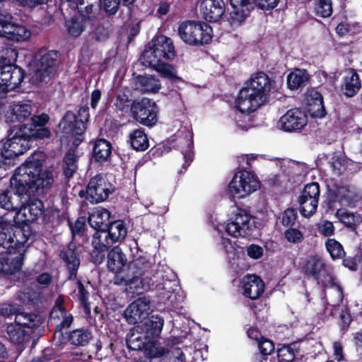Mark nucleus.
<instances>
[{"label":"nucleus","mask_w":362,"mask_h":362,"mask_svg":"<svg viewBox=\"0 0 362 362\" xmlns=\"http://www.w3.org/2000/svg\"><path fill=\"white\" fill-rule=\"evenodd\" d=\"M43 161V153L35 152L18 168L11 179L15 192L6 190L0 193V207L18 212L30 196L42 194L52 187L53 172L49 169L42 170Z\"/></svg>","instance_id":"obj_1"},{"label":"nucleus","mask_w":362,"mask_h":362,"mask_svg":"<svg viewBox=\"0 0 362 362\" xmlns=\"http://www.w3.org/2000/svg\"><path fill=\"white\" fill-rule=\"evenodd\" d=\"M48 120L49 116L46 114L34 117L29 127L21 126L12 136L4 141L0 149V168L6 169L13 158L24 153L29 148V140L49 137L50 131L45 127Z\"/></svg>","instance_id":"obj_2"},{"label":"nucleus","mask_w":362,"mask_h":362,"mask_svg":"<svg viewBox=\"0 0 362 362\" xmlns=\"http://www.w3.org/2000/svg\"><path fill=\"white\" fill-rule=\"evenodd\" d=\"M175 57V47L170 38L161 35L152 41L144 51L141 60L146 66L152 67L162 76L178 81L175 68L165 62Z\"/></svg>","instance_id":"obj_3"},{"label":"nucleus","mask_w":362,"mask_h":362,"mask_svg":"<svg viewBox=\"0 0 362 362\" xmlns=\"http://www.w3.org/2000/svg\"><path fill=\"white\" fill-rule=\"evenodd\" d=\"M163 319L158 315H152L131 329L127 339L128 347L132 350H142L148 340L156 339L161 333Z\"/></svg>","instance_id":"obj_4"},{"label":"nucleus","mask_w":362,"mask_h":362,"mask_svg":"<svg viewBox=\"0 0 362 362\" xmlns=\"http://www.w3.org/2000/svg\"><path fill=\"white\" fill-rule=\"evenodd\" d=\"M178 34L183 42L191 45L209 43L212 38V28L205 23L187 21L178 28Z\"/></svg>","instance_id":"obj_5"},{"label":"nucleus","mask_w":362,"mask_h":362,"mask_svg":"<svg viewBox=\"0 0 362 362\" xmlns=\"http://www.w3.org/2000/svg\"><path fill=\"white\" fill-rule=\"evenodd\" d=\"M57 58L55 51H41L33 65L32 82L37 85L49 82L56 73Z\"/></svg>","instance_id":"obj_6"},{"label":"nucleus","mask_w":362,"mask_h":362,"mask_svg":"<svg viewBox=\"0 0 362 362\" xmlns=\"http://www.w3.org/2000/svg\"><path fill=\"white\" fill-rule=\"evenodd\" d=\"M260 187L257 177L251 172L236 173L228 185L229 193L235 198H243L257 191Z\"/></svg>","instance_id":"obj_7"},{"label":"nucleus","mask_w":362,"mask_h":362,"mask_svg":"<svg viewBox=\"0 0 362 362\" xmlns=\"http://www.w3.org/2000/svg\"><path fill=\"white\" fill-rule=\"evenodd\" d=\"M30 236L28 229L6 224L0 230V246L11 252H24L23 245Z\"/></svg>","instance_id":"obj_8"},{"label":"nucleus","mask_w":362,"mask_h":362,"mask_svg":"<svg viewBox=\"0 0 362 362\" xmlns=\"http://www.w3.org/2000/svg\"><path fill=\"white\" fill-rule=\"evenodd\" d=\"M89 119L87 107L79 109L78 116L72 112H66L63 117L59 127L66 134L76 137V141L81 142V138L86 130V123Z\"/></svg>","instance_id":"obj_9"},{"label":"nucleus","mask_w":362,"mask_h":362,"mask_svg":"<svg viewBox=\"0 0 362 362\" xmlns=\"http://www.w3.org/2000/svg\"><path fill=\"white\" fill-rule=\"evenodd\" d=\"M32 107L27 103L13 104L8 108L5 117L7 123L13 125L16 130L19 129L21 126L24 124L30 126L33 123V118L38 116L32 117Z\"/></svg>","instance_id":"obj_10"},{"label":"nucleus","mask_w":362,"mask_h":362,"mask_svg":"<svg viewBox=\"0 0 362 362\" xmlns=\"http://www.w3.org/2000/svg\"><path fill=\"white\" fill-rule=\"evenodd\" d=\"M320 193V185L317 182H311L304 187L299 197L300 213L303 216L310 217L315 213Z\"/></svg>","instance_id":"obj_11"},{"label":"nucleus","mask_w":362,"mask_h":362,"mask_svg":"<svg viewBox=\"0 0 362 362\" xmlns=\"http://www.w3.org/2000/svg\"><path fill=\"white\" fill-rule=\"evenodd\" d=\"M252 228L251 216L244 209H238L226 226V232L235 238L250 235Z\"/></svg>","instance_id":"obj_12"},{"label":"nucleus","mask_w":362,"mask_h":362,"mask_svg":"<svg viewBox=\"0 0 362 362\" xmlns=\"http://www.w3.org/2000/svg\"><path fill=\"white\" fill-rule=\"evenodd\" d=\"M114 190L112 185L103 175H97L90 179L87 189V199L93 203L105 200Z\"/></svg>","instance_id":"obj_13"},{"label":"nucleus","mask_w":362,"mask_h":362,"mask_svg":"<svg viewBox=\"0 0 362 362\" xmlns=\"http://www.w3.org/2000/svg\"><path fill=\"white\" fill-rule=\"evenodd\" d=\"M131 111L134 118L144 125L152 126L157 122V106L149 99L134 103Z\"/></svg>","instance_id":"obj_14"},{"label":"nucleus","mask_w":362,"mask_h":362,"mask_svg":"<svg viewBox=\"0 0 362 362\" xmlns=\"http://www.w3.org/2000/svg\"><path fill=\"white\" fill-rule=\"evenodd\" d=\"M23 79V73L21 68L15 64L0 65V93L13 90Z\"/></svg>","instance_id":"obj_15"},{"label":"nucleus","mask_w":362,"mask_h":362,"mask_svg":"<svg viewBox=\"0 0 362 362\" xmlns=\"http://www.w3.org/2000/svg\"><path fill=\"white\" fill-rule=\"evenodd\" d=\"M266 100V96H261L252 90L244 87L235 100V106L243 113H250L263 105Z\"/></svg>","instance_id":"obj_16"},{"label":"nucleus","mask_w":362,"mask_h":362,"mask_svg":"<svg viewBox=\"0 0 362 362\" xmlns=\"http://www.w3.org/2000/svg\"><path fill=\"white\" fill-rule=\"evenodd\" d=\"M151 301L146 297L139 298L126 308L124 313V318L130 325H134L140 322L144 323V320H146V317L150 313Z\"/></svg>","instance_id":"obj_17"},{"label":"nucleus","mask_w":362,"mask_h":362,"mask_svg":"<svg viewBox=\"0 0 362 362\" xmlns=\"http://www.w3.org/2000/svg\"><path fill=\"white\" fill-rule=\"evenodd\" d=\"M308 123L306 115L298 109L288 110L278 122V127L285 132L302 129Z\"/></svg>","instance_id":"obj_18"},{"label":"nucleus","mask_w":362,"mask_h":362,"mask_svg":"<svg viewBox=\"0 0 362 362\" xmlns=\"http://www.w3.org/2000/svg\"><path fill=\"white\" fill-rule=\"evenodd\" d=\"M303 270L305 274L324 283L329 276V271L322 258L317 255L308 256L304 261Z\"/></svg>","instance_id":"obj_19"},{"label":"nucleus","mask_w":362,"mask_h":362,"mask_svg":"<svg viewBox=\"0 0 362 362\" xmlns=\"http://www.w3.org/2000/svg\"><path fill=\"white\" fill-rule=\"evenodd\" d=\"M23 254L20 250L0 253V273L11 274L21 269Z\"/></svg>","instance_id":"obj_20"},{"label":"nucleus","mask_w":362,"mask_h":362,"mask_svg":"<svg viewBox=\"0 0 362 362\" xmlns=\"http://www.w3.org/2000/svg\"><path fill=\"white\" fill-rule=\"evenodd\" d=\"M233 10L229 21L233 25H240L248 16L253 8L254 0H230Z\"/></svg>","instance_id":"obj_21"},{"label":"nucleus","mask_w":362,"mask_h":362,"mask_svg":"<svg viewBox=\"0 0 362 362\" xmlns=\"http://www.w3.org/2000/svg\"><path fill=\"white\" fill-rule=\"evenodd\" d=\"M199 9L206 21L215 22L224 13V2L223 0H202Z\"/></svg>","instance_id":"obj_22"},{"label":"nucleus","mask_w":362,"mask_h":362,"mask_svg":"<svg viewBox=\"0 0 362 362\" xmlns=\"http://www.w3.org/2000/svg\"><path fill=\"white\" fill-rule=\"evenodd\" d=\"M50 320L57 325V330L54 333V339L62 336V329L69 327L73 321L71 315L68 314L66 310L59 304H57L50 313Z\"/></svg>","instance_id":"obj_23"},{"label":"nucleus","mask_w":362,"mask_h":362,"mask_svg":"<svg viewBox=\"0 0 362 362\" xmlns=\"http://www.w3.org/2000/svg\"><path fill=\"white\" fill-rule=\"evenodd\" d=\"M264 291L263 281L256 275H247L243 279V294L250 299L255 300L261 296Z\"/></svg>","instance_id":"obj_24"},{"label":"nucleus","mask_w":362,"mask_h":362,"mask_svg":"<svg viewBox=\"0 0 362 362\" xmlns=\"http://www.w3.org/2000/svg\"><path fill=\"white\" fill-rule=\"evenodd\" d=\"M245 87L252 90L253 92L259 94L261 96H266L267 93L271 90L272 83L266 74L259 72L251 76Z\"/></svg>","instance_id":"obj_25"},{"label":"nucleus","mask_w":362,"mask_h":362,"mask_svg":"<svg viewBox=\"0 0 362 362\" xmlns=\"http://www.w3.org/2000/svg\"><path fill=\"white\" fill-rule=\"evenodd\" d=\"M60 256L66 263L67 269L69 271V279H75L76 278L77 270L80 266L78 252L76 251L75 247L70 245L66 250L61 252Z\"/></svg>","instance_id":"obj_26"},{"label":"nucleus","mask_w":362,"mask_h":362,"mask_svg":"<svg viewBox=\"0 0 362 362\" xmlns=\"http://www.w3.org/2000/svg\"><path fill=\"white\" fill-rule=\"evenodd\" d=\"M127 262L126 255L122 249L114 247L107 255V268L113 273L117 274L122 271Z\"/></svg>","instance_id":"obj_27"},{"label":"nucleus","mask_w":362,"mask_h":362,"mask_svg":"<svg viewBox=\"0 0 362 362\" xmlns=\"http://www.w3.org/2000/svg\"><path fill=\"white\" fill-rule=\"evenodd\" d=\"M308 111L313 117H323L325 109L321 94L317 91H310L307 95Z\"/></svg>","instance_id":"obj_28"},{"label":"nucleus","mask_w":362,"mask_h":362,"mask_svg":"<svg viewBox=\"0 0 362 362\" xmlns=\"http://www.w3.org/2000/svg\"><path fill=\"white\" fill-rule=\"evenodd\" d=\"M43 208V203L40 200H35L34 202L25 206V204L18 209L17 215H23L25 218L23 221L31 222L37 219V218L42 214Z\"/></svg>","instance_id":"obj_29"},{"label":"nucleus","mask_w":362,"mask_h":362,"mask_svg":"<svg viewBox=\"0 0 362 362\" xmlns=\"http://www.w3.org/2000/svg\"><path fill=\"white\" fill-rule=\"evenodd\" d=\"M344 84L345 87L344 93L348 97H353L361 88L358 75L353 69L345 71Z\"/></svg>","instance_id":"obj_30"},{"label":"nucleus","mask_w":362,"mask_h":362,"mask_svg":"<svg viewBox=\"0 0 362 362\" xmlns=\"http://www.w3.org/2000/svg\"><path fill=\"white\" fill-rule=\"evenodd\" d=\"M3 32L5 33V37L16 42L25 41L28 40L31 35L30 31L25 26L9 23H8L5 30Z\"/></svg>","instance_id":"obj_31"},{"label":"nucleus","mask_w":362,"mask_h":362,"mask_svg":"<svg viewBox=\"0 0 362 362\" xmlns=\"http://www.w3.org/2000/svg\"><path fill=\"white\" fill-rule=\"evenodd\" d=\"M110 216V212L101 207H97L90 214L88 222L90 226L95 230H104L103 226L107 225Z\"/></svg>","instance_id":"obj_32"},{"label":"nucleus","mask_w":362,"mask_h":362,"mask_svg":"<svg viewBox=\"0 0 362 362\" xmlns=\"http://www.w3.org/2000/svg\"><path fill=\"white\" fill-rule=\"evenodd\" d=\"M77 8L87 18L95 17L100 11V0H78Z\"/></svg>","instance_id":"obj_33"},{"label":"nucleus","mask_w":362,"mask_h":362,"mask_svg":"<svg viewBox=\"0 0 362 362\" xmlns=\"http://www.w3.org/2000/svg\"><path fill=\"white\" fill-rule=\"evenodd\" d=\"M15 322L18 326L28 328L39 327L42 323L40 316L19 310L16 315Z\"/></svg>","instance_id":"obj_34"},{"label":"nucleus","mask_w":362,"mask_h":362,"mask_svg":"<svg viewBox=\"0 0 362 362\" xmlns=\"http://www.w3.org/2000/svg\"><path fill=\"white\" fill-rule=\"evenodd\" d=\"M113 243H115L114 241L111 239L105 230L95 232L92 240V245L98 252L107 250Z\"/></svg>","instance_id":"obj_35"},{"label":"nucleus","mask_w":362,"mask_h":362,"mask_svg":"<svg viewBox=\"0 0 362 362\" xmlns=\"http://www.w3.org/2000/svg\"><path fill=\"white\" fill-rule=\"evenodd\" d=\"M136 86L141 91L147 93H156L161 87L159 81L152 76H138Z\"/></svg>","instance_id":"obj_36"},{"label":"nucleus","mask_w":362,"mask_h":362,"mask_svg":"<svg viewBox=\"0 0 362 362\" xmlns=\"http://www.w3.org/2000/svg\"><path fill=\"white\" fill-rule=\"evenodd\" d=\"M309 76L305 70L296 69L287 76L288 87L291 90H296L304 86L308 81Z\"/></svg>","instance_id":"obj_37"},{"label":"nucleus","mask_w":362,"mask_h":362,"mask_svg":"<svg viewBox=\"0 0 362 362\" xmlns=\"http://www.w3.org/2000/svg\"><path fill=\"white\" fill-rule=\"evenodd\" d=\"M129 141L133 148L143 151L149 146L146 134L141 129H136L129 134Z\"/></svg>","instance_id":"obj_38"},{"label":"nucleus","mask_w":362,"mask_h":362,"mask_svg":"<svg viewBox=\"0 0 362 362\" xmlns=\"http://www.w3.org/2000/svg\"><path fill=\"white\" fill-rule=\"evenodd\" d=\"M111 154V146L105 139H98L93 147V156L97 161L106 160Z\"/></svg>","instance_id":"obj_39"},{"label":"nucleus","mask_w":362,"mask_h":362,"mask_svg":"<svg viewBox=\"0 0 362 362\" xmlns=\"http://www.w3.org/2000/svg\"><path fill=\"white\" fill-rule=\"evenodd\" d=\"M92 338L91 332L87 329H77L69 335V341L75 346H86Z\"/></svg>","instance_id":"obj_40"},{"label":"nucleus","mask_w":362,"mask_h":362,"mask_svg":"<svg viewBox=\"0 0 362 362\" xmlns=\"http://www.w3.org/2000/svg\"><path fill=\"white\" fill-rule=\"evenodd\" d=\"M106 231L114 243L124 239L127 233V229L124 222L120 220L112 223Z\"/></svg>","instance_id":"obj_41"},{"label":"nucleus","mask_w":362,"mask_h":362,"mask_svg":"<svg viewBox=\"0 0 362 362\" xmlns=\"http://www.w3.org/2000/svg\"><path fill=\"white\" fill-rule=\"evenodd\" d=\"M6 330L9 339L14 344H22L29 338L23 327L16 324L9 325Z\"/></svg>","instance_id":"obj_42"},{"label":"nucleus","mask_w":362,"mask_h":362,"mask_svg":"<svg viewBox=\"0 0 362 362\" xmlns=\"http://www.w3.org/2000/svg\"><path fill=\"white\" fill-rule=\"evenodd\" d=\"M77 156L75 151H69L64 159V171L66 177H72L77 169Z\"/></svg>","instance_id":"obj_43"},{"label":"nucleus","mask_w":362,"mask_h":362,"mask_svg":"<svg viewBox=\"0 0 362 362\" xmlns=\"http://www.w3.org/2000/svg\"><path fill=\"white\" fill-rule=\"evenodd\" d=\"M156 339L148 340L146 343V346H144L143 349L144 354L148 358H159L163 356L165 354V349L158 344Z\"/></svg>","instance_id":"obj_44"},{"label":"nucleus","mask_w":362,"mask_h":362,"mask_svg":"<svg viewBox=\"0 0 362 362\" xmlns=\"http://www.w3.org/2000/svg\"><path fill=\"white\" fill-rule=\"evenodd\" d=\"M126 284L129 286V290H132L133 293H141L150 288L148 283L144 281L139 276H134L132 279L126 280Z\"/></svg>","instance_id":"obj_45"},{"label":"nucleus","mask_w":362,"mask_h":362,"mask_svg":"<svg viewBox=\"0 0 362 362\" xmlns=\"http://www.w3.org/2000/svg\"><path fill=\"white\" fill-rule=\"evenodd\" d=\"M316 15L322 18H327L332 13L331 0H317L315 6Z\"/></svg>","instance_id":"obj_46"},{"label":"nucleus","mask_w":362,"mask_h":362,"mask_svg":"<svg viewBox=\"0 0 362 362\" xmlns=\"http://www.w3.org/2000/svg\"><path fill=\"white\" fill-rule=\"evenodd\" d=\"M325 246L333 259L341 258L344 255L341 245L334 239H328L326 241Z\"/></svg>","instance_id":"obj_47"},{"label":"nucleus","mask_w":362,"mask_h":362,"mask_svg":"<svg viewBox=\"0 0 362 362\" xmlns=\"http://www.w3.org/2000/svg\"><path fill=\"white\" fill-rule=\"evenodd\" d=\"M18 57L15 49L6 48L0 51V63L4 64H14Z\"/></svg>","instance_id":"obj_48"},{"label":"nucleus","mask_w":362,"mask_h":362,"mask_svg":"<svg viewBox=\"0 0 362 362\" xmlns=\"http://www.w3.org/2000/svg\"><path fill=\"white\" fill-rule=\"evenodd\" d=\"M174 286H176L175 282L171 281H166L163 284L157 286V289L160 291V293L163 296V298L166 297V299L171 303L173 302L172 297Z\"/></svg>","instance_id":"obj_49"},{"label":"nucleus","mask_w":362,"mask_h":362,"mask_svg":"<svg viewBox=\"0 0 362 362\" xmlns=\"http://www.w3.org/2000/svg\"><path fill=\"white\" fill-rule=\"evenodd\" d=\"M317 230L320 235L327 237L334 234L335 228L332 222L327 220H321L317 224Z\"/></svg>","instance_id":"obj_50"},{"label":"nucleus","mask_w":362,"mask_h":362,"mask_svg":"<svg viewBox=\"0 0 362 362\" xmlns=\"http://www.w3.org/2000/svg\"><path fill=\"white\" fill-rule=\"evenodd\" d=\"M277 356L279 362H291L295 357L293 349L288 346H284L277 351Z\"/></svg>","instance_id":"obj_51"},{"label":"nucleus","mask_w":362,"mask_h":362,"mask_svg":"<svg viewBox=\"0 0 362 362\" xmlns=\"http://www.w3.org/2000/svg\"><path fill=\"white\" fill-rule=\"evenodd\" d=\"M38 293L31 291L29 288H25L23 291H21L18 295V299L25 304L27 303H35L36 300L38 299Z\"/></svg>","instance_id":"obj_52"},{"label":"nucleus","mask_w":362,"mask_h":362,"mask_svg":"<svg viewBox=\"0 0 362 362\" xmlns=\"http://www.w3.org/2000/svg\"><path fill=\"white\" fill-rule=\"evenodd\" d=\"M339 219L348 227H354L356 224V219L355 216L349 212L339 210L337 212Z\"/></svg>","instance_id":"obj_53"},{"label":"nucleus","mask_w":362,"mask_h":362,"mask_svg":"<svg viewBox=\"0 0 362 362\" xmlns=\"http://www.w3.org/2000/svg\"><path fill=\"white\" fill-rule=\"evenodd\" d=\"M286 239L292 243L297 244L300 243L303 239V233L296 228H289L284 233Z\"/></svg>","instance_id":"obj_54"},{"label":"nucleus","mask_w":362,"mask_h":362,"mask_svg":"<svg viewBox=\"0 0 362 362\" xmlns=\"http://www.w3.org/2000/svg\"><path fill=\"white\" fill-rule=\"evenodd\" d=\"M258 347L262 354L265 356L270 355L274 351V343L262 337L258 341Z\"/></svg>","instance_id":"obj_55"},{"label":"nucleus","mask_w":362,"mask_h":362,"mask_svg":"<svg viewBox=\"0 0 362 362\" xmlns=\"http://www.w3.org/2000/svg\"><path fill=\"white\" fill-rule=\"evenodd\" d=\"M69 33L74 37L80 35L83 31V25L81 21L71 20L67 22Z\"/></svg>","instance_id":"obj_56"},{"label":"nucleus","mask_w":362,"mask_h":362,"mask_svg":"<svg viewBox=\"0 0 362 362\" xmlns=\"http://www.w3.org/2000/svg\"><path fill=\"white\" fill-rule=\"evenodd\" d=\"M121 2V0H104L103 4L106 13L109 15L115 14L119 8Z\"/></svg>","instance_id":"obj_57"},{"label":"nucleus","mask_w":362,"mask_h":362,"mask_svg":"<svg viewBox=\"0 0 362 362\" xmlns=\"http://www.w3.org/2000/svg\"><path fill=\"white\" fill-rule=\"evenodd\" d=\"M75 292H77L76 296H78V298L79 299L81 303L83 305H86L88 299V292L85 288L84 286L83 285L81 281H76V288L75 290Z\"/></svg>","instance_id":"obj_58"},{"label":"nucleus","mask_w":362,"mask_h":362,"mask_svg":"<svg viewBox=\"0 0 362 362\" xmlns=\"http://www.w3.org/2000/svg\"><path fill=\"white\" fill-rule=\"evenodd\" d=\"M296 216L297 215L294 209H288L283 214L282 223L286 226L293 225L296 221Z\"/></svg>","instance_id":"obj_59"},{"label":"nucleus","mask_w":362,"mask_h":362,"mask_svg":"<svg viewBox=\"0 0 362 362\" xmlns=\"http://www.w3.org/2000/svg\"><path fill=\"white\" fill-rule=\"evenodd\" d=\"M150 262L144 257H139L135 259L132 266L136 269H138L139 272H143L150 267Z\"/></svg>","instance_id":"obj_60"},{"label":"nucleus","mask_w":362,"mask_h":362,"mask_svg":"<svg viewBox=\"0 0 362 362\" xmlns=\"http://www.w3.org/2000/svg\"><path fill=\"white\" fill-rule=\"evenodd\" d=\"M330 166L336 175H340L344 170V160L339 158H333Z\"/></svg>","instance_id":"obj_61"},{"label":"nucleus","mask_w":362,"mask_h":362,"mask_svg":"<svg viewBox=\"0 0 362 362\" xmlns=\"http://www.w3.org/2000/svg\"><path fill=\"white\" fill-rule=\"evenodd\" d=\"M248 255L253 259H259L263 255V249L260 246L252 245L247 248Z\"/></svg>","instance_id":"obj_62"},{"label":"nucleus","mask_w":362,"mask_h":362,"mask_svg":"<svg viewBox=\"0 0 362 362\" xmlns=\"http://www.w3.org/2000/svg\"><path fill=\"white\" fill-rule=\"evenodd\" d=\"M18 309L14 305L7 303L0 305V314L4 316H9L10 315H16Z\"/></svg>","instance_id":"obj_63"},{"label":"nucleus","mask_w":362,"mask_h":362,"mask_svg":"<svg viewBox=\"0 0 362 362\" xmlns=\"http://www.w3.org/2000/svg\"><path fill=\"white\" fill-rule=\"evenodd\" d=\"M262 9L273 8L276 6L279 0H254Z\"/></svg>","instance_id":"obj_64"}]
</instances>
